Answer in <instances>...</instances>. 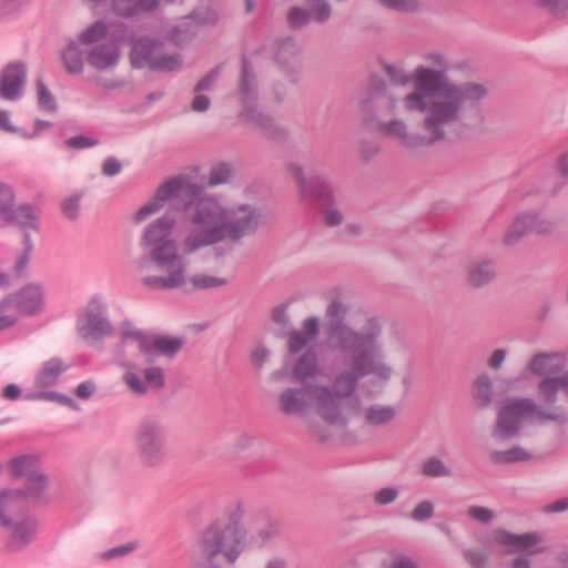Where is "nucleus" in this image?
I'll return each mask as SVG.
<instances>
[{"instance_id": "nucleus-1", "label": "nucleus", "mask_w": 568, "mask_h": 568, "mask_svg": "<svg viewBox=\"0 0 568 568\" xmlns=\"http://www.w3.org/2000/svg\"><path fill=\"white\" fill-rule=\"evenodd\" d=\"M257 210L246 203L224 204L215 197L199 199L191 207V225L179 226L173 216H160L144 226L139 245L154 272L141 283L150 290H175L189 281L195 288H217L234 277L231 260L219 258L212 272L187 275L185 256L219 243H235L255 230Z\"/></svg>"}, {"instance_id": "nucleus-2", "label": "nucleus", "mask_w": 568, "mask_h": 568, "mask_svg": "<svg viewBox=\"0 0 568 568\" xmlns=\"http://www.w3.org/2000/svg\"><path fill=\"white\" fill-rule=\"evenodd\" d=\"M423 59L409 74L403 63L384 65L392 87L374 115L376 130L407 149L444 140L488 93L481 83L445 78L450 67L444 54L428 52Z\"/></svg>"}, {"instance_id": "nucleus-3", "label": "nucleus", "mask_w": 568, "mask_h": 568, "mask_svg": "<svg viewBox=\"0 0 568 568\" xmlns=\"http://www.w3.org/2000/svg\"><path fill=\"white\" fill-rule=\"evenodd\" d=\"M564 366V357L559 354L541 353L530 361L528 371L542 376L537 387V398L540 405H536L528 398H508L503 402L495 437L509 438L527 424L560 420L564 412L552 404L558 397L568 398V372L560 373Z\"/></svg>"}, {"instance_id": "nucleus-4", "label": "nucleus", "mask_w": 568, "mask_h": 568, "mask_svg": "<svg viewBox=\"0 0 568 568\" xmlns=\"http://www.w3.org/2000/svg\"><path fill=\"white\" fill-rule=\"evenodd\" d=\"M280 534L277 524L261 517H245L241 507L232 508L209 524L196 547L211 568L219 562L235 565L248 548H263Z\"/></svg>"}, {"instance_id": "nucleus-5", "label": "nucleus", "mask_w": 568, "mask_h": 568, "mask_svg": "<svg viewBox=\"0 0 568 568\" xmlns=\"http://www.w3.org/2000/svg\"><path fill=\"white\" fill-rule=\"evenodd\" d=\"M111 29L110 23L97 20L80 30L61 52L68 73L80 74L88 64L95 71L94 84L106 91L124 85V81L114 73L121 61V40Z\"/></svg>"}, {"instance_id": "nucleus-6", "label": "nucleus", "mask_w": 568, "mask_h": 568, "mask_svg": "<svg viewBox=\"0 0 568 568\" xmlns=\"http://www.w3.org/2000/svg\"><path fill=\"white\" fill-rule=\"evenodd\" d=\"M354 388V375L342 373L332 387L305 383L300 390L286 389L280 396V408L290 415L314 414L325 423L334 424L341 417V400L349 396Z\"/></svg>"}, {"instance_id": "nucleus-7", "label": "nucleus", "mask_w": 568, "mask_h": 568, "mask_svg": "<svg viewBox=\"0 0 568 568\" xmlns=\"http://www.w3.org/2000/svg\"><path fill=\"white\" fill-rule=\"evenodd\" d=\"M381 327L376 320H369L359 332L346 326L331 328L328 345L334 351L349 352L354 368L359 375H368L374 384H384L393 376V369L378 356L377 337Z\"/></svg>"}, {"instance_id": "nucleus-8", "label": "nucleus", "mask_w": 568, "mask_h": 568, "mask_svg": "<svg viewBox=\"0 0 568 568\" xmlns=\"http://www.w3.org/2000/svg\"><path fill=\"white\" fill-rule=\"evenodd\" d=\"M182 345L183 341L179 337L150 334L128 324L122 328L120 352L128 358L141 356L149 362L155 355L171 356Z\"/></svg>"}, {"instance_id": "nucleus-9", "label": "nucleus", "mask_w": 568, "mask_h": 568, "mask_svg": "<svg viewBox=\"0 0 568 568\" xmlns=\"http://www.w3.org/2000/svg\"><path fill=\"white\" fill-rule=\"evenodd\" d=\"M200 193L201 187L184 178L169 180L161 184L154 195L134 213L132 221L134 224H142L174 200H179L185 206L190 205Z\"/></svg>"}, {"instance_id": "nucleus-10", "label": "nucleus", "mask_w": 568, "mask_h": 568, "mask_svg": "<svg viewBox=\"0 0 568 568\" xmlns=\"http://www.w3.org/2000/svg\"><path fill=\"white\" fill-rule=\"evenodd\" d=\"M136 457L143 466L160 465L166 456V445L163 426L159 420H143L134 435Z\"/></svg>"}, {"instance_id": "nucleus-11", "label": "nucleus", "mask_w": 568, "mask_h": 568, "mask_svg": "<svg viewBox=\"0 0 568 568\" xmlns=\"http://www.w3.org/2000/svg\"><path fill=\"white\" fill-rule=\"evenodd\" d=\"M131 61L134 67L158 71H173L180 68L181 60L175 54H166L163 48L149 40L140 39L132 48Z\"/></svg>"}, {"instance_id": "nucleus-12", "label": "nucleus", "mask_w": 568, "mask_h": 568, "mask_svg": "<svg viewBox=\"0 0 568 568\" xmlns=\"http://www.w3.org/2000/svg\"><path fill=\"white\" fill-rule=\"evenodd\" d=\"M122 365L126 367L123 379L128 387L139 394L146 393L150 389H156L164 384V374L162 368L149 365L143 369L136 367V362L143 359L141 356L128 358L120 351Z\"/></svg>"}, {"instance_id": "nucleus-13", "label": "nucleus", "mask_w": 568, "mask_h": 568, "mask_svg": "<svg viewBox=\"0 0 568 568\" xmlns=\"http://www.w3.org/2000/svg\"><path fill=\"white\" fill-rule=\"evenodd\" d=\"M13 476L26 479L29 496H40L47 488V479L39 470V459L36 456H19L9 464Z\"/></svg>"}, {"instance_id": "nucleus-14", "label": "nucleus", "mask_w": 568, "mask_h": 568, "mask_svg": "<svg viewBox=\"0 0 568 568\" xmlns=\"http://www.w3.org/2000/svg\"><path fill=\"white\" fill-rule=\"evenodd\" d=\"M555 224L551 220L541 214L527 213L516 217L508 227L504 241L514 244L528 234H549L554 231Z\"/></svg>"}, {"instance_id": "nucleus-15", "label": "nucleus", "mask_w": 568, "mask_h": 568, "mask_svg": "<svg viewBox=\"0 0 568 568\" xmlns=\"http://www.w3.org/2000/svg\"><path fill=\"white\" fill-rule=\"evenodd\" d=\"M78 329L85 339L95 338L110 333L111 327L104 317V308L100 301H91L78 320Z\"/></svg>"}, {"instance_id": "nucleus-16", "label": "nucleus", "mask_w": 568, "mask_h": 568, "mask_svg": "<svg viewBox=\"0 0 568 568\" xmlns=\"http://www.w3.org/2000/svg\"><path fill=\"white\" fill-rule=\"evenodd\" d=\"M39 496H29L28 490L20 488L0 491V526L8 527L16 518L26 515L27 505Z\"/></svg>"}, {"instance_id": "nucleus-17", "label": "nucleus", "mask_w": 568, "mask_h": 568, "mask_svg": "<svg viewBox=\"0 0 568 568\" xmlns=\"http://www.w3.org/2000/svg\"><path fill=\"white\" fill-rule=\"evenodd\" d=\"M28 68L22 61H12L0 71V98L9 101L19 99L27 80Z\"/></svg>"}, {"instance_id": "nucleus-18", "label": "nucleus", "mask_w": 568, "mask_h": 568, "mask_svg": "<svg viewBox=\"0 0 568 568\" xmlns=\"http://www.w3.org/2000/svg\"><path fill=\"white\" fill-rule=\"evenodd\" d=\"M19 317L21 315H34L44 307V290L40 284L30 283L23 286L12 297Z\"/></svg>"}, {"instance_id": "nucleus-19", "label": "nucleus", "mask_w": 568, "mask_h": 568, "mask_svg": "<svg viewBox=\"0 0 568 568\" xmlns=\"http://www.w3.org/2000/svg\"><path fill=\"white\" fill-rule=\"evenodd\" d=\"M7 528L10 529L7 548L10 551H18L33 540L37 534V521L33 517L23 515L16 518Z\"/></svg>"}, {"instance_id": "nucleus-20", "label": "nucleus", "mask_w": 568, "mask_h": 568, "mask_svg": "<svg viewBox=\"0 0 568 568\" xmlns=\"http://www.w3.org/2000/svg\"><path fill=\"white\" fill-rule=\"evenodd\" d=\"M11 220L26 230L23 254L19 257L16 264V268L20 272L27 266L30 253L33 248L30 234L27 230H38V216L31 207L20 206L14 212L11 211Z\"/></svg>"}, {"instance_id": "nucleus-21", "label": "nucleus", "mask_w": 568, "mask_h": 568, "mask_svg": "<svg viewBox=\"0 0 568 568\" xmlns=\"http://www.w3.org/2000/svg\"><path fill=\"white\" fill-rule=\"evenodd\" d=\"M498 544L510 546L511 551H523L527 554H536L541 551L539 548H534L540 542V537L537 534L513 535L506 531H498L495 535Z\"/></svg>"}, {"instance_id": "nucleus-22", "label": "nucleus", "mask_w": 568, "mask_h": 568, "mask_svg": "<svg viewBox=\"0 0 568 568\" xmlns=\"http://www.w3.org/2000/svg\"><path fill=\"white\" fill-rule=\"evenodd\" d=\"M320 332V322L316 317H308L303 322L302 328L290 333L288 348L296 353L312 343Z\"/></svg>"}, {"instance_id": "nucleus-23", "label": "nucleus", "mask_w": 568, "mask_h": 568, "mask_svg": "<svg viewBox=\"0 0 568 568\" xmlns=\"http://www.w3.org/2000/svg\"><path fill=\"white\" fill-rule=\"evenodd\" d=\"M317 374L318 366L316 356L313 352L308 351L297 361L293 369V376L296 381L305 383L307 379L315 377Z\"/></svg>"}, {"instance_id": "nucleus-24", "label": "nucleus", "mask_w": 568, "mask_h": 568, "mask_svg": "<svg viewBox=\"0 0 568 568\" xmlns=\"http://www.w3.org/2000/svg\"><path fill=\"white\" fill-rule=\"evenodd\" d=\"M495 276V268L489 262L474 264L468 272V281L473 286H480L490 282Z\"/></svg>"}, {"instance_id": "nucleus-25", "label": "nucleus", "mask_w": 568, "mask_h": 568, "mask_svg": "<svg viewBox=\"0 0 568 568\" xmlns=\"http://www.w3.org/2000/svg\"><path fill=\"white\" fill-rule=\"evenodd\" d=\"M496 464L525 462L532 457V454L524 448L515 447L508 450L494 452L490 455Z\"/></svg>"}, {"instance_id": "nucleus-26", "label": "nucleus", "mask_w": 568, "mask_h": 568, "mask_svg": "<svg viewBox=\"0 0 568 568\" xmlns=\"http://www.w3.org/2000/svg\"><path fill=\"white\" fill-rule=\"evenodd\" d=\"M63 369L64 366L58 359L47 362L38 375L39 384L42 386L52 385Z\"/></svg>"}, {"instance_id": "nucleus-27", "label": "nucleus", "mask_w": 568, "mask_h": 568, "mask_svg": "<svg viewBox=\"0 0 568 568\" xmlns=\"http://www.w3.org/2000/svg\"><path fill=\"white\" fill-rule=\"evenodd\" d=\"M395 417V409L390 406L375 405L369 407L365 413L367 423L372 425H381L390 422Z\"/></svg>"}, {"instance_id": "nucleus-28", "label": "nucleus", "mask_w": 568, "mask_h": 568, "mask_svg": "<svg viewBox=\"0 0 568 568\" xmlns=\"http://www.w3.org/2000/svg\"><path fill=\"white\" fill-rule=\"evenodd\" d=\"M491 387V381L486 375H481L475 381L473 395L478 405L485 406L490 402Z\"/></svg>"}, {"instance_id": "nucleus-29", "label": "nucleus", "mask_w": 568, "mask_h": 568, "mask_svg": "<svg viewBox=\"0 0 568 568\" xmlns=\"http://www.w3.org/2000/svg\"><path fill=\"white\" fill-rule=\"evenodd\" d=\"M19 320L12 297L0 302V329H6L17 323Z\"/></svg>"}, {"instance_id": "nucleus-30", "label": "nucleus", "mask_w": 568, "mask_h": 568, "mask_svg": "<svg viewBox=\"0 0 568 568\" xmlns=\"http://www.w3.org/2000/svg\"><path fill=\"white\" fill-rule=\"evenodd\" d=\"M420 470L423 475L428 477H447L450 475V469L443 460L436 457L424 460L420 465Z\"/></svg>"}, {"instance_id": "nucleus-31", "label": "nucleus", "mask_w": 568, "mask_h": 568, "mask_svg": "<svg viewBox=\"0 0 568 568\" xmlns=\"http://www.w3.org/2000/svg\"><path fill=\"white\" fill-rule=\"evenodd\" d=\"M12 203V191L8 186L0 184V226H3L11 221Z\"/></svg>"}, {"instance_id": "nucleus-32", "label": "nucleus", "mask_w": 568, "mask_h": 568, "mask_svg": "<svg viewBox=\"0 0 568 568\" xmlns=\"http://www.w3.org/2000/svg\"><path fill=\"white\" fill-rule=\"evenodd\" d=\"M26 4L27 0H0V22L17 17Z\"/></svg>"}, {"instance_id": "nucleus-33", "label": "nucleus", "mask_w": 568, "mask_h": 568, "mask_svg": "<svg viewBox=\"0 0 568 568\" xmlns=\"http://www.w3.org/2000/svg\"><path fill=\"white\" fill-rule=\"evenodd\" d=\"M37 99L41 109L52 111L55 108V101L52 92L48 89L42 80L36 83Z\"/></svg>"}, {"instance_id": "nucleus-34", "label": "nucleus", "mask_w": 568, "mask_h": 568, "mask_svg": "<svg viewBox=\"0 0 568 568\" xmlns=\"http://www.w3.org/2000/svg\"><path fill=\"white\" fill-rule=\"evenodd\" d=\"M377 3L398 12H414L419 7L417 0H377Z\"/></svg>"}, {"instance_id": "nucleus-35", "label": "nucleus", "mask_w": 568, "mask_h": 568, "mask_svg": "<svg viewBox=\"0 0 568 568\" xmlns=\"http://www.w3.org/2000/svg\"><path fill=\"white\" fill-rule=\"evenodd\" d=\"M112 11L122 17L134 16L140 12L138 0H112Z\"/></svg>"}, {"instance_id": "nucleus-36", "label": "nucleus", "mask_w": 568, "mask_h": 568, "mask_svg": "<svg viewBox=\"0 0 568 568\" xmlns=\"http://www.w3.org/2000/svg\"><path fill=\"white\" fill-rule=\"evenodd\" d=\"M253 74L251 73L248 67L246 64L243 65L242 71V81H241V99L244 104L253 100L254 98V91H253Z\"/></svg>"}, {"instance_id": "nucleus-37", "label": "nucleus", "mask_w": 568, "mask_h": 568, "mask_svg": "<svg viewBox=\"0 0 568 568\" xmlns=\"http://www.w3.org/2000/svg\"><path fill=\"white\" fill-rule=\"evenodd\" d=\"M232 175L231 168L225 163L214 165L209 175L210 185H219L227 182Z\"/></svg>"}, {"instance_id": "nucleus-38", "label": "nucleus", "mask_w": 568, "mask_h": 568, "mask_svg": "<svg viewBox=\"0 0 568 568\" xmlns=\"http://www.w3.org/2000/svg\"><path fill=\"white\" fill-rule=\"evenodd\" d=\"M434 514V505L429 500L418 503L412 510L410 517L416 521L429 519Z\"/></svg>"}, {"instance_id": "nucleus-39", "label": "nucleus", "mask_w": 568, "mask_h": 568, "mask_svg": "<svg viewBox=\"0 0 568 568\" xmlns=\"http://www.w3.org/2000/svg\"><path fill=\"white\" fill-rule=\"evenodd\" d=\"M398 490L394 487H384L374 495V501L378 505H387L396 500Z\"/></svg>"}, {"instance_id": "nucleus-40", "label": "nucleus", "mask_w": 568, "mask_h": 568, "mask_svg": "<svg viewBox=\"0 0 568 568\" xmlns=\"http://www.w3.org/2000/svg\"><path fill=\"white\" fill-rule=\"evenodd\" d=\"M467 514L470 518L480 523H488L494 518V511L489 508L481 506L469 507L467 509Z\"/></svg>"}, {"instance_id": "nucleus-41", "label": "nucleus", "mask_w": 568, "mask_h": 568, "mask_svg": "<svg viewBox=\"0 0 568 568\" xmlns=\"http://www.w3.org/2000/svg\"><path fill=\"white\" fill-rule=\"evenodd\" d=\"M345 312H346V308H345L343 302L336 296V297L332 298V301L327 307V311H326V316L331 321H338L344 316Z\"/></svg>"}, {"instance_id": "nucleus-42", "label": "nucleus", "mask_w": 568, "mask_h": 568, "mask_svg": "<svg viewBox=\"0 0 568 568\" xmlns=\"http://www.w3.org/2000/svg\"><path fill=\"white\" fill-rule=\"evenodd\" d=\"M79 196H71L63 201L62 212L68 219H74L79 212Z\"/></svg>"}, {"instance_id": "nucleus-43", "label": "nucleus", "mask_w": 568, "mask_h": 568, "mask_svg": "<svg viewBox=\"0 0 568 568\" xmlns=\"http://www.w3.org/2000/svg\"><path fill=\"white\" fill-rule=\"evenodd\" d=\"M539 6L550 11H561L568 8V0H535Z\"/></svg>"}, {"instance_id": "nucleus-44", "label": "nucleus", "mask_w": 568, "mask_h": 568, "mask_svg": "<svg viewBox=\"0 0 568 568\" xmlns=\"http://www.w3.org/2000/svg\"><path fill=\"white\" fill-rule=\"evenodd\" d=\"M102 172L108 176L116 175L121 172V164L118 160L109 158L102 165Z\"/></svg>"}, {"instance_id": "nucleus-45", "label": "nucleus", "mask_w": 568, "mask_h": 568, "mask_svg": "<svg viewBox=\"0 0 568 568\" xmlns=\"http://www.w3.org/2000/svg\"><path fill=\"white\" fill-rule=\"evenodd\" d=\"M97 142L87 136H73L67 141V144L75 149H84L94 145Z\"/></svg>"}, {"instance_id": "nucleus-46", "label": "nucleus", "mask_w": 568, "mask_h": 568, "mask_svg": "<svg viewBox=\"0 0 568 568\" xmlns=\"http://www.w3.org/2000/svg\"><path fill=\"white\" fill-rule=\"evenodd\" d=\"M175 0H138L139 9L141 11H151L162 3H172Z\"/></svg>"}, {"instance_id": "nucleus-47", "label": "nucleus", "mask_w": 568, "mask_h": 568, "mask_svg": "<svg viewBox=\"0 0 568 568\" xmlns=\"http://www.w3.org/2000/svg\"><path fill=\"white\" fill-rule=\"evenodd\" d=\"M267 356H268L267 351L262 346L255 347L251 354L252 362L256 366H262L266 362Z\"/></svg>"}, {"instance_id": "nucleus-48", "label": "nucleus", "mask_w": 568, "mask_h": 568, "mask_svg": "<svg viewBox=\"0 0 568 568\" xmlns=\"http://www.w3.org/2000/svg\"><path fill=\"white\" fill-rule=\"evenodd\" d=\"M93 390H94L93 384L89 383V382H84V383H81L77 387L75 394L79 398L88 399L93 394Z\"/></svg>"}, {"instance_id": "nucleus-49", "label": "nucleus", "mask_w": 568, "mask_h": 568, "mask_svg": "<svg viewBox=\"0 0 568 568\" xmlns=\"http://www.w3.org/2000/svg\"><path fill=\"white\" fill-rule=\"evenodd\" d=\"M209 105L210 99L202 94H197L192 102V109L197 112L207 110Z\"/></svg>"}, {"instance_id": "nucleus-50", "label": "nucleus", "mask_w": 568, "mask_h": 568, "mask_svg": "<svg viewBox=\"0 0 568 568\" xmlns=\"http://www.w3.org/2000/svg\"><path fill=\"white\" fill-rule=\"evenodd\" d=\"M0 130H3L6 132H17V129L14 125H12L9 113L4 110L0 109Z\"/></svg>"}, {"instance_id": "nucleus-51", "label": "nucleus", "mask_w": 568, "mask_h": 568, "mask_svg": "<svg viewBox=\"0 0 568 568\" xmlns=\"http://www.w3.org/2000/svg\"><path fill=\"white\" fill-rule=\"evenodd\" d=\"M506 357V352L503 349H496L493 352L489 358V366L494 369H498Z\"/></svg>"}, {"instance_id": "nucleus-52", "label": "nucleus", "mask_w": 568, "mask_h": 568, "mask_svg": "<svg viewBox=\"0 0 568 568\" xmlns=\"http://www.w3.org/2000/svg\"><path fill=\"white\" fill-rule=\"evenodd\" d=\"M389 568H417V565L408 557H397L393 560Z\"/></svg>"}, {"instance_id": "nucleus-53", "label": "nucleus", "mask_w": 568, "mask_h": 568, "mask_svg": "<svg viewBox=\"0 0 568 568\" xmlns=\"http://www.w3.org/2000/svg\"><path fill=\"white\" fill-rule=\"evenodd\" d=\"M216 78V71L211 72L205 78H203L196 85L195 90L197 92L200 91H206L210 90L213 85V82Z\"/></svg>"}, {"instance_id": "nucleus-54", "label": "nucleus", "mask_w": 568, "mask_h": 568, "mask_svg": "<svg viewBox=\"0 0 568 568\" xmlns=\"http://www.w3.org/2000/svg\"><path fill=\"white\" fill-rule=\"evenodd\" d=\"M20 394H21V390L18 385L9 384L8 386L4 387L2 396L6 399L14 400V399L19 398Z\"/></svg>"}, {"instance_id": "nucleus-55", "label": "nucleus", "mask_w": 568, "mask_h": 568, "mask_svg": "<svg viewBox=\"0 0 568 568\" xmlns=\"http://www.w3.org/2000/svg\"><path fill=\"white\" fill-rule=\"evenodd\" d=\"M466 558L473 567H480L485 561L484 555L479 551H468Z\"/></svg>"}, {"instance_id": "nucleus-56", "label": "nucleus", "mask_w": 568, "mask_h": 568, "mask_svg": "<svg viewBox=\"0 0 568 568\" xmlns=\"http://www.w3.org/2000/svg\"><path fill=\"white\" fill-rule=\"evenodd\" d=\"M131 550H132L131 546L118 547V548H114V549L103 554L102 557L104 559H110V558H113V557L125 555V554L130 552Z\"/></svg>"}, {"instance_id": "nucleus-57", "label": "nucleus", "mask_w": 568, "mask_h": 568, "mask_svg": "<svg viewBox=\"0 0 568 568\" xmlns=\"http://www.w3.org/2000/svg\"><path fill=\"white\" fill-rule=\"evenodd\" d=\"M131 550H132L131 546L118 547V548H114V549L103 554L102 557L104 559H110V558H113V557L125 555V554L130 552Z\"/></svg>"}, {"instance_id": "nucleus-58", "label": "nucleus", "mask_w": 568, "mask_h": 568, "mask_svg": "<svg viewBox=\"0 0 568 568\" xmlns=\"http://www.w3.org/2000/svg\"><path fill=\"white\" fill-rule=\"evenodd\" d=\"M325 221L328 225H337L342 221V214L336 210H328L325 214Z\"/></svg>"}, {"instance_id": "nucleus-59", "label": "nucleus", "mask_w": 568, "mask_h": 568, "mask_svg": "<svg viewBox=\"0 0 568 568\" xmlns=\"http://www.w3.org/2000/svg\"><path fill=\"white\" fill-rule=\"evenodd\" d=\"M263 568H286V562L280 557L268 559Z\"/></svg>"}, {"instance_id": "nucleus-60", "label": "nucleus", "mask_w": 568, "mask_h": 568, "mask_svg": "<svg viewBox=\"0 0 568 568\" xmlns=\"http://www.w3.org/2000/svg\"><path fill=\"white\" fill-rule=\"evenodd\" d=\"M549 509L551 511H564L568 509V498L555 501L551 506H549Z\"/></svg>"}, {"instance_id": "nucleus-61", "label": "nucleus", "mask_w": 568, "mask_h": 568, "mask_svg": "<svg viewBox=\"0 0 568 568\" xmlns=\"http://www.w3.org/2000/svg\"><path fill=\"white\" fill-rule=\"evenodd\" d=\"M195 14L199 20H201L202 22H205V23L214 22L217 17L216 11L213 9L210 10V12L205 17H202L200 12H196Z\"/></svg>"}, {"instance_id": "nucleus-62", "label": "nucleus", "mask_w": 568, "mask_h": 568, "mask_svg": "<svg viewBox=\"0 0 568 568\" xmlns=\"http://www.w3.org/2000/svg\"><path fill=\"white\" fill-rule=\"evenodd\" d=\"M559 169L564 174H568V153L561 156Z\"/></svg>"}, {"instance_id": "nucleus-63", "label": "nucleus", "mask_w": 568, "mask_h": 568, "mask_svg": "<svg viewBox=\"0 0 568 568\" xmlns=\"http://www.w3.org/2000/svg\"><path fill=\"white\" fill-rule=\"evenodd\" d=\"M511 568H529V562L525 558H518L513 562Z\"/></svg>"}, {"instance_id": "nucleus-64", "label": "nucleus", "mask_w": 568, "mask_h": 568, "mask_svg": "<svg viewBox=\"0 0 568 568\" xmlns=\"http://www.w3.org/2000/svg\"><path fill=\"white\" fill-rule=\"evenodd\" d=\"M292 174L301 182H303V179H302V170L296 166V165H291L290 168Z\"/></svg>"}]
</instances>
